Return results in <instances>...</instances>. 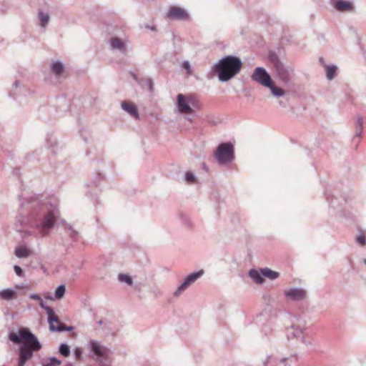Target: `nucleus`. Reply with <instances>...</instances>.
Listing matches in <instances>:
<instances>
[{
    "instance_id": "nucleus-1",
    "label": "nucleus",
    "mask_w": 366,
    "mask_h": 366,
    "mask_svg": "<svg viewBox=\"0 0 366 366\" xmlns=\"http://www.w3.org/2000/svg\"><path fill=\"white\" fill-rule=\"evenodd\" d=\"M41 198L42 196L37 195L22 202L17 222L21 225L29 224L41 237H46L49 234L60 213L56 204Z\"/></svg>"
},
{
    "instance_id": "nucleus-2",
    "label": "nucleus",
    "mask_w": 366,
    "mask_h": 366,
    "mask_svg": "<svg viewBox=\"0 0 366 366\" xmlns=\"http://www.w3.org/2000/svg\"><path fill=\"white\" fill-rule=\"evenodd\" d=\"M9 339L19 345L17 366H25L34 352L40 350L42 347L36 336L28 327H21L18 332H10Z\"/></svg>"
},
{
    "instance_id": "nucleus-3",
    "label": "nucleus",
    "mask_w": 366,
    "mask_h": 366,
    "mask_svg": "<svg viewBox=\"0 0 366 366\" xmlns=\"http://www.w3.org/2000/svg\"><path fill=\"white\" fill-rule=\"evenodd\" d=\"M242 66V62L239 57L228 55L222 58L212 66V71L217 74L220 81L226 82L240 71Z\"/></svg>"
},
{
    "instance_id": "nucleus-4",
    "label": "nucleus",
    "mask_w": 366,
    "mask_h": 366,
    "mask_svg": "<svg viewBox=\"0 0 366 366\" xmlns=\"http://www.w3.org/2000/svg\"><path fill=\"white\" fill-rule=\"evenodd\" d=\"M268 59L272 64L278 79L285 86L289 85L295 75L293 68L290 65L284 64L275 51H270L269 52Z\"/></svg>"
},
{
    "instance_id": "nucleus-5",
    "label": "nucleus",
    "mask_w": 366,
    "mask_h": 366,
    "mask_svg": "<svg viewBox=\"0 0 366 366\" xmlns=\"http://www.w3.org/2000/svg\"><path fill=\"white\" fill-rule=\"evenodd\" d=\"M251 78L259 85L269 89L272 94L274 97L279 98L285 94V91L275 85L269 74L263 67H256L251 76Z\"/></svg>"
},
{
    "instance_id": "nucleus-6",
    "label": "nucleus",
    "mask_w": 366,
    "mask_h": 366,
    "mask_svg": "<svg viewBox=\"0 0 366 366\" xmlns=\"http://www.w3.org/2000/svg\"><path fill=\"white\" fill-rule=\"evenodd\" d=\"M88 347L93 354L92 358L99 363V366L111 365L112 352L108 347L94 340H91L89 342Z\"/></svg>"
},
{
    "instance_id": "nucleus-7",
    "label": "nucleus",
    "mask_w": 366,
    "mask_h": 366,
    "mask_svg": "<svg viewBox=\"0 0 366 366\" xmlns=\"http://www.w3.org/2000/svg\"><path fill=\"white\" fill-rule=\"evenodd\" d=\"M214 158L219 165H225L234 159V148L232 143H221L214 154Z\"/></svg>"
},
{
    "instance_id": "nucleus-8",
    "label": "nucleus",
    "mask_w": 366,
    "mask_h": 366,
    "mask_svg": "<svg viewBox=\"0 0 366 366\" xmlns=\"http://www.w3.org/2000/svg\"><path fill=\"white\" fill-rule=\"evenodd\" d=\"M195 97L192 95H189L187 98L182 94H179L177 97V106L178 110L182 114H192L193 109L191 105H194V101Z\"/></svg>"
},
{
    "instance_id": "nucleus-9",
    "label": "nucleus",
    "mask_w": 366,
    "mask_h": 366,
    "mask_svg": "<svg viewBox=\"0 0 366 366\" xmlns=\"http://www.w3.org/2000/svg\"><path fill=\"white\" fill-rule=\"evenodd\" d=\"M204 274V270L201 269L189 274L183 282L177 287L174 292V296H179L189 285L195 282L199 277Z\"/></svg>"
},
{
    "instance_id": "nucleus-10",
    "label": "nucleus",
    "mask_w": 366,
    "mask_h": 366,
    "mask_svg": "<svg viewBox=\"0 0 366 366\" xmlns=\"http://www.w3.org/2000/svg\"><path fill=\"white\" fill-rule=\"evenodd\" d=\"M167 17L171 20L186 21L189 19V14L181 7L172 6L167 13Z\"/></svg>"
},
{
    "instance_id": "nucleus-11",
    "label": "nucleus",
    "mask_w": 366,
    "mask_h": 366,
    "mask_svg": "<svg viewBox=\"0 0 366 366\" xmlns=\"http://www.w3.org/2000/svg\"><path fill=\"white\" fill-rule=\"evenodd\" d=\"M285 297L295 302L303 300L307 296V292L302 288L291 287L285 291Z\"/></svg>"
},
{
    "instance_id": "nucleus-12",
    "label": "nucleus",
    "mask_w": 366,
    "mask_h": 366,
    "mask_svg": "<svg viewBox=\"0 0 366 366\" xmlns=\"http://www.w3.org/2000/svg\"><path fill=\"white\" fill-rule=\"evenodd\" d=\"M49 329L54 332H70L74 330L72 326H66L64 323L60 322L57 316L50 317L49 319Z\"/></svg>"
},
{
    "instance_id": "nucleus-13",
    "label": "nucleus",
    "mask_w": 366,
    "mask_h": 366,
    "mask_svg": "<svg viewBox=\"0 0 366 366\" xmlns=\"http://www.w3.org/2000/svg\"><path fill=\"white\" fill-rule=\"evenodd\" d=\"M288 337H293L300 340L301 342L305 344L307 346H311L310 341H306L303 335V329L299 326L292 325L290 330L287 332Z\"/></svg>"
},
{
    "instance_id": "nucleus-14",
    "label": "nucleus",
    "mask_w": 366,
    "mask_h": 366,
    "mask_svg": "<svg viewBox=\"0 0 366 366\" xmlns=\"http://www.w3.org/2000/svg\"><path fill=\"white\" fill-rule=\"evenodd\" d=\"M109 44L113 49L119 51L122 54L127 52V46L125 43L119 37H112Z\"/></svg>"
},
{
    "instance_id": "nucleus-15",
    "label": "nucleus",
    "mask_w": 366,
    "mask_h": 366,
    "mask_svg": "<svg viewBox=\"0 0 366 366\" xmlns=\"http://www.w3.org/2000/svg\"><path fill=\"white\" fill-rule=\"evenodd\" d=\"M121 105L122 109L128 112L131 116L137 119L139 118V113L137 109L132 103L128 102H122Z\"/></svg>"
},
{
    "instance_id": "nucleus-16",
    "label": "nucleus",
    "mask_w": 366,
    "mask_h": 366,
    "mask_svg": "<svg viewBox=\"0 0 366 366\" xmlns=\"http://www.w3.org/2000/svg\"><path fill=\"white\" fill-rule=\"evenodd\" d=\"M335 8L339 11H346L352 9V4L343 0H337Z\"/></svg>"
},
{
    "instance_id": "nucleus-17",
    "label": "nucleus",
    "mask_w": 366,
    "mask_h": 366,
    "mask_svg": "<svg viewBox=\"0 0 366 366\" xmlns=\"http://www.w3.org/2000/svg\"><path fill=\"white\" fill-rule=\"evenodd\" d=\"M38 18L40 21V26L41 28H46L49 24L50 16L48 13H46L41 10L38 11Z\"/></svg>"
},
{
    "instance_id": "nucleus-18",
    "label": "nucleus",
    "mask_w": 366,
    "mask_h": 366,
    "mask_svg": "<svg viewBox=\"0 0 366 366\" xmlns=\"http://www.w3.org/2000/svg\"><path fill=\"white\" fill-rule=\"evenodd\" d=\"M50 68L51 71L56 75L59 76L64 72V65L59 61H54L51 64Z\"/></svg>"
},
{
    "instance_id": "nucleus-19",
    "label": "nucleus",
    "mask_w": 366,
    "mask_h": 366,
    "mask_svg": "<svg viewBox=\"0 0 366 366\" xmlns=\"http://www.w3.org/2000/svg\"><path fill=\"white\" fill-rule=\"evenodd\" d=\"M249 276L257 284H262L264 282V276L261 271L259 272L257 269H252L249 272Z\"/></svg>"
},
{
    "instance_id": "nucleus-20",
    "label": "nucleus",
    "mask_w": 366,
    "mask_h": 366,
    "mask_svg": "<svg viewBox=\"0 0 366 366\" xmlns=\"http://www.w3.org/2000/svg\"><path fill=\"white\" fill-rule=\"evenodd\" d=\"M30 254L31 250L26 247L20 246L15 249V255L19 258H26Z\"/></svg>"
},
{
    "instance_id": "nucleus-21",
    "label": "nucleus",
    "mask_w": 366,
    "mask_h": 366,
    "mask_svg": "<svg viewBox=\"0 0 366 366\" xmlns=\"http://www.w3.org/2000/svg\"><path fill=\"white\" fill-rule=\"evenodd\" d=\"M325 69L327 79L328 80L333 79L337 74V67L335 65H325Z\"/></svg>"
},
{
    "instance_id": "nucleus-22",
    "label": "nucleus",
    "mask_w": 366,
    "mask_h": 366,
    "mask_svg": "<svg viewBox=\"0 0 366 366\" xmlns=\"http://www.w3.org/2000/svg\"><path fill=\"white\" fill-rule=\"evenodd\" d=\"M261 272H262V274L264 277L269 278L271 280H274L277 279V277H279V276H280L279 272L273 271L267 267L262 269Z\"/></svg>"
},
{
    "instance_id": "nucleus-23",
    "label": "nucleus",
    "mask_w": 366,
    "mask_h": 366,
    "mask_svg": "<svg viewBox=\"0 0 366 366\" xmlns=\"http://www.w3.org/2000/svg\"><path fill=\"white\" fill-rule=\"evenodd\" d=\"M15 296V292L12 289H6L0 291V298L9 300L14 298Z\"/></svg>"
},
{
    "instance_id": "nucleus-24",
    "label": "nucleus",
    "mask_w": 366,
    "mask_h": 366,
    "mask_svg": "<svg viewBox=\"0 0 366 366\" xmlns=\"http://www.w3.org/2000/svg\"><path fill=\"white\" fill-rule=\"evenodd\" d=\"M39 306L41 309L44 310L48 315V320L50 317H56V315L54 313V311L52 308L49 306L44 305L42 299L39 300Z\"/></svg>"
},
{
    "instance_id": "nucleus-25",
    "label": "nucleus",
    "mask_w": 366,
    "mask_h": 366,
    "mask_svg": "<svg viewBox=\"0 0 366 366\" xmlns=\"http://www.w3.org/2000/svg\"><path fill=\"white\" fill-rule=\"evenodd\" d=\"M59 352L64 357H67L70 355V347L65 343H61L59 347Z\"/></svg>"
},
{
    "instance_id": "nucleus-26",
    "label": "nucleus",
    "mask_w": 366,
    "mask_h": 366,
    "mask_svg": "<svg viewBox=\"0 0 366 366\" xmlns=\"http://www.w3.org/2000/svg\"><path fill=\"white\" fill-rule=\"evenodd\" d=\"M66 287L64 285H60L55 290V297L58 300L62 298L65 294Z\"/></svg>"
},
{
    "instance_id": "nucleus-27",
    "label": "nucleus",
    "mask_w": 366,
    "mask_h": 366,
    "mask_svg": "<svg viewBox=\"0 0 366 366\" xmlns=\"http://www.w3.org/2000/svg\"><path fill=\"white\" fill-rule=\"evenodd\" d=\"M362 119L361 117H358L357 119V123H356V136L360 137L362 132Z\"/></svg>"
},
{
    "instance_id": "nucleus-28",
    "label": "nucleus",
    "mask_w": 366,
    "mask_h": 366,
    "mask_svg": "<svg viewBox=\"0 0 366 366\" xmlns=\"http://www.w3.org/2000/svg\"><path fill=\"white\" fill-rule=\"evenodd\" d=\"M118 280L121 282H126L129 285H132L133 283L131 277H129L127 274H122V273L118 275Z\"/></svg>"
},
{
    "instance_id": "nucleus-29",
    "label": "nucleus",
    "mask_w": 366,
    "mask_h": 366,
    "mask_svg": "<svg viewBox=\"0 0 366 366\" xmlns=\"http://www.w3.org/2000/svg\"><path fill=\"white\" fill-rule=\"evenodd\" d=\"M61 363L60 360L55 357H52L49 360V362L44 364L43 366H59Z\"/></svg>"
},
{
    "instance_id": "nucleus-30",
    "label": "nucleus",
    "mask_w": 366,
    "mask_h": 366,
    "mask_svg": "<svg viewBox=\"0 0 366 366\" xmlns=\"http://www.w3.org/2000/svg\"><path fill=\"white\" fill-rule=\"evenodd\" d=\"M66 229L69 232V236L73 240H76L79 233L71 226H66Z\"/></svg>"
},
{
    "instance_id": "nucleus-31",
    "label": "nucleus",
    "mask_w": 366,
    "mask_h": 366,
    "mask_svg": "<svg viewBox=\"0 0 366 366\" xmlns=\"http://www.w3.org/2000/svg\"><path fill=\"white\" fill-rule=\"evenodd\" d=\"M185 179L189 183H194L195 182V175L192 172H187L185 174Z\"/></svg>"
},
{
    "instance_id": "nucleus-32",
    "label": "nucleus",
    "mask_w": 366,
    "mask_h": 366,
    "mask_svg": "<svg viewBox=\"0 0 366 366\" xmlns=\"http://www.w3.org/2000/svg\"><path fill=\"white\" fill-rule=\"evenodd\" d=\"M356 241H357V242L359 244H360V245H362V246H363V245H365V244H366V238H365V237L364 235H362V234L359 235V236L357 237Z\"/></svg>"
},
{
    "instance_id": "nucleus-33",
    "label": "nucleus",
    "mask_w": 366,
    "mask_h": 366,
    "mask_svg": "<svg viewBox=\"0 0 366 366\" xmlns=\"http://www.w3.org/2000/svg\"><path fill=\"white\" fill-rule=\"evenodd\" d=\"M14 269L16 272V274L19 276V277H22L24 275V271L22 270V269L18 266V265H14Z\"/></svg>"
},
{
    "instance_id": "nucleus-34",
    "label": "nucleus",
    "mask_w": 366,
    "mask_h": 366,
    "mask_svg": "<svg viewBox=\"0 0 366 366\" xmlns=\"http://www.w3.org/2000/svg\"><path fill=\"white\" fill-rule=\"evenodd\" d=\"M74 355L76 357V359L79 360L81 357L82 355V350L80 347H76L74 349Z\"/></svg>"
},
{
    "instance_id": "nucleus-35",
    "label": "nucleus",
    "mask_w": 366,
    "mask_h": 366,
    "mask_svg": "<svg viewBox=\"0 0 366 366\" xmlns=\"http://www.w3.org/2000/svg\"><path fill=\"white\" fill-rule=\"evenodd\" d=\"M297 360V356H292L290 357H287V358H282L280 360V364L281 365H285V363L286 362H288V361H290V362H292L293 360Z\"/></svg>"
},
{
    "instance_id": "nucleus-36",
    "label": "nucleus",
    "mask_w": 366,
    "mask_h": 366,
    "mask_svg": "<svg viewBox=\"0 0 366 366\" xmlns=\"http://www.w3.org/2000/svg\"><path fill=\"white\" fill-rule=\"evenodd\" d=\"M182 222L187 227H189L192 225L191 220L186 216L182 217Z\"/></svg>"
},
{
    "instance_id": "nucleus-37",
    "label": "nucleus",
    "mask_w": 366,
    "mask_h": 366,
    "mask_svg": "<svg viewBox=\"0 0 366 366\" xmlns=\"http://www.w3.org/2000/svg\"><path fill=\"white\" fill-rule=\"evenodd\" d=\"M145 85L147 86L149 91H152L153 89V82L152 80L149 78L145 80Z\"/></svg>"
},
{
    "instance_id": "nucleus-38",
    "label": "nucleus",
    "mask_w": 366,
    "mask_h": 366,
    "mask_svg": "<svg viewBox=\"0 0 366 366\" xmlns=\"http://www.w3.org/2000/svg\"><path fill=\"white\" fill-rule=\"evenodd\" d=\"M30 298L32 299V300H40L41 299V297H40V295H37V294H31L29 295Z\"/></svg>"
},
{
    "instance_id": "nucleus-39",
    "label": "nucleus",
    "mask_w": 366,
    "mask_h": 366,
    "mask_svg": "<svg viewBox=\"0 0 366 366\" xmlns=\"http://www.w3.org/2000/svg\"><path fill=\"white\" fill-rule=\"evenodd\" d=\"M325 196H326V199H327V200L328 202H330V198L331 194H328V193H327V192H325Z\"/></svg>"
},
{
    "instance_id": "nucleus-40",
    "label": "nucleus",
    "mask_w": 366,
    "mask_h": 366,
    "mask_svg": "<svg viewBox=\"0 0 366 366\" xmlns=\"http://www.w3.org/2000/svg\"><path fill=\"white\" fill-rule=\"evenodd\" d=\"M19 84V81H16L14 84H13V86L14 87H17Z\"/></svg>"
},
{
    "instance_id": "nucleus-41",
    "label": "nucleus",
    "mask_w": 366,
    "mask_h": 366,
    "mask_svg": "<svg viewBox=\"0 0 366 366\" xmlns=\"http://www.w3.org/2000/svg\"><path fill=\"white\" fill-rule=\"evenodd\" d=\"M97 324L99 325H102L103 324V320H100L97 322Z\"/></svg>"
},
{
    "instance_id": "nucleus-42",
    "label": "nucleus",
    "mask_w": 366,
    "mask_h": 366,
    "mask_svg": "<svg viewBox=\"0 0 366 366\" xmlns=\"http://www.w3.org/2000/svg\"><path fill=\"white\" fill-rule=\"evenodd\" d=\"M65 366H72V365L71 363H68Z\"/></svg>"
},
{
    "instance_id": "nucleus-43",
    "label": "nucleus",
    "mask_w": 366,
    "mask_h": 366,
    "mask_svg": "<svg viewBox=\"0 0 366 366\" xmlns=\"http://www.w3.org/2000/svg\"><path fill=\"white\" fill-rule=\"evenodd\" d=\"M16 288H21L22 287L21 286H19V285H16Z\"/></svg>"
},
{
    "instance_id": "nucleus-44",
    "label": "nucleus",
    "mask_w": 366,
    "mask_h": 366,
    "mask_svg": "<svg viewBox=\"0 0 366 366\" xmlns=\"http://www.w3.org/2000/svg\"><path fill=\"white\" fill-rule=\"evenodd\" d=\"M99 178H100V179H102V178H103V177H102V174H99Z\"/></svg>"
},
{
    "instance_id": "nucleus-45",
    "label": "nucleus",
    "mask_w": 366,
    "mask_h": 366,
    "mask_svg": "<svg viewBox=\"0 0 366 366\" xmlns=\"http://www.w3.org/2000/svg\"><path fill=\"white\" fill-rule=\"evenodd\" d=\"M364 263L366 264V259H363Z\"/></svg>"
},
{
    "instance_id": "nucleus-46",
    "label": "nucleus",
    "mask_w": 366,
    "mask_h": 366,
    "mask_svg": "<svg viewBox=\"0 0 366 366\" xmlns=\"http://www.w3.org/2000/svg\"><path fill=\"white\" fill-rule=\"evenodd\" d=\"M320 61H323V58H320Z\"/></svg>"
}]
</instances>
